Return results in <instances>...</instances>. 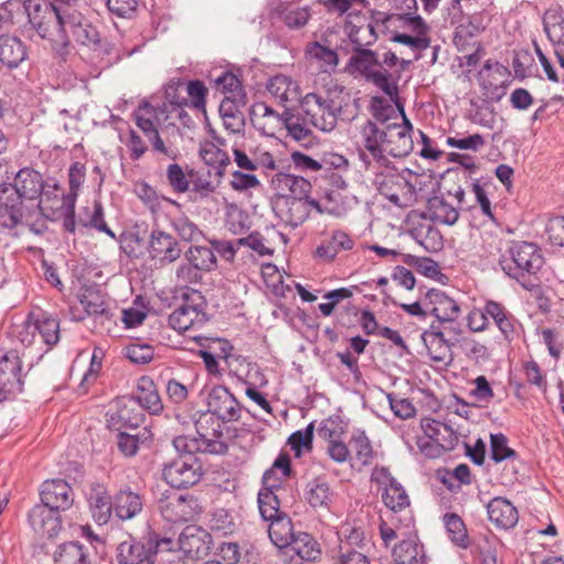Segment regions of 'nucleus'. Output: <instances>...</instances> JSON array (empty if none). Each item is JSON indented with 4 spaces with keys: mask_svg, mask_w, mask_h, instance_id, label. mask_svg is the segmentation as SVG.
Here are the masks:
<instances>
[{
    "mask_svg": "<svg viewBox=\"0 0 564 564\" xmlns=\"http://www.w3.org/2000/svg\"><path fill=\"white\" fill-rule=\"evenodd\" d=\"M508 257L502 256L499 261L502 271L514 279L523 289L539 296L541 288L538 273L544 264L539 247L532 242H514L508 249Z\"/></svg>",
    "mask_w": 564,
    "mask_h": 564,
    "instance_id": "nucleus-1",
    "label": "nucleus"
},
{
    "mask_svg": "<svg viewBox=\"0 0 564 564\" xmlns=\"http://www.w3.org/2000/svg\"><path fill=\"white\" fill-rule=\"evenodd\" d=\"M0 225L8 229L25 226L41 236L47 230L46 216L40 204H29L12 192L0 197Z\"/></svg>",
    "mask_w": 564,
    "mask_h": 564,
    "instance_id": "nucleus-2",
    "label": "nucleus"
},
{
    "mask_svg": "<svg viewBox=\"0 0 564 564\" xmlns=\"http://www.w3.org/2000/svg\"><path fill=\"white\" fill-rule=\"evenodd\" d=\"M24 8L30 23L41 37L66 45V17L69 15L72 7L56 6L46 0H28Z\"/></svg>",
    "mask_w": 564,
    "mask_h": 564,
    "instance_id": "nucleus-3",
    "label": "nucleus"
},
{
    "mask_svg": "<svg viewBox=\"0 0 564 564\" xmlns=\"http://www.w3.org/2000/svg\"><path fill=\"white\" fill-rule=\"evenodd\" d=\"M302 116L311 121L314 128L330 132L335 129L338 116L341 111V104L332 98L328 94H306L300 99Z\"/></svg>",
    "mask_w": 564,
    "mask_h": 564,
    "instance_id": "nucleus-4",
    "label": "nucleus"
},
{
    "mask_svg": "<svg viewBox=\"0 0 564 564\" xmlns=\"http://www.w3.org/2000/svg\"><path fill=\"white\" fill-rule=\"evenodd\" d=\"M371 481L376 482L382 490V502L393 514L408 512L403 521L405 525L412 521L410 516V497L403 486L391 475L387 467H376L371 474ZM402 522L401 519H398Z\"/></svg>",
    "mask_w": 564,
    "mask_h": 564,
    "instance_id": "nucleus-5",
    "label": "nucleus"
},
{
    "mask_svg": "<svg viewBox=\"0 0 564 564\" xmlns=\"http://www.w3.org/2000/svg\"><path fill=\"white\" fill-rule=\"evenodd\" d=\"M161 516L171 523L192 521L200 512L198 499L192 494L166 491L158 500Z\"/></svg>",
    "mask_w": 564,
    "mask_h": 564,
    "instance_id": "nucleus-6",
    "label": "nucleus"
},
{
    "mask_svg": "<svg viewBox=\"0 0 564 564\" xmlns=\"http://www.w3.org/2000/svg\"><path fill=\"white\" fill-rule=\"evenodd\" d=\"M170 539L135 540L129 538L117 547V564H154L156 553L162 544L169 545Z\"/></svg>",
    "mask_w": 564,
    "mask_h": 564,
    "instance_id": "nucleus-7",
    "label": "nucleus"
},
{
    "mask_svg": "<svg viewBox=\"0 0 564 564\" xmlns=\"http://www.w3.org/2000/svg\"><path fill=\"white\" fill-rule=\"evenodd\" d=\"M369 165L366 171L373 173L372 184L379 193L386 196L394 205H401L399 191L404 187L413 188L408 180H405L392 164L390 159H386L382 163Z\"/></svg>",
    "mask_w": 564,
    "mask_h": 564,
    "instance_id": "nucleus-8",
    "label": "nucleus"
},
{
    "mask_svg": "<svg viewBox=\"0 0 564 564\" xmlns=\"http://www.w3.org/2000/svg\"><path fill=\"white\" fill-rule=\"evenodd\" d=\"M386 137L384 127H379L378 123H372L371 120H367L360 127L361 149L359 150V156L365 167L377 165L376 163H382L386 159H389L387 155Z\"/></svg>",
    "mask_w": 564,
    "mask_h": 564,
    "instance_id": "nucleus-9",
    "label": "nucleus"
},
{
    "mask_svg": "<svg viewBox=\"0 0 564 564\" xmlns=\"http://www.w3.org/2000/svg\"><path fill=\"white\" fill-rule=\"evenodd\" d=\"M345 434L346 424L338 415L324 419L317 429V436L326 442L327 455L338 464L347 462L350 456V451L343 441Z\"/></svg>",
    "mask_w": 564,
    "mask_h": 564,
    "instance_id": "nucleus-10",
    "label": "nucleus"
},
{
    "mask_svg": "<svg viewBox=\"0 0 564 564\" xmlns=\"http://www.w3.org/2000/svg\"><path fill=\"white\" fill-rule=\"evenodd\" d=\"M135 124L144 133L152 144L154 151L167 156L174 158V152L170 150L159 134L158 127L164 124L160 107L143 101L133 113Z\"/></svg>",
    "mask_w": 564,
    "mask_h": 564,
    "instance_id": "nucleus-11",
    "label": "nucleus"
},
{
    "mask_svg": "<svg viewBox=\"0 0 564 564\" xmlns=\"http://www.w3.org/2000/svg\"><path fill=\"white\" fill-rule=\"evenodd\" d=\"M162 475L171 487L177 489L187 488L200 480L202 466L192 455L181 456L164 464Z\"/></svg>",
    "mask_w": 564,
    "mask_h": 564,
    "instance_id": "nucleus-12",
    "label": "nucleus"
},
{
    "mask_svg": "<svg viewBox=\"0 0 564 564\" xmlns=\"http://www.w3.org/2000/svg\"><path fill=\"white\" fill-rule=\"evenodd\" d=\"M199 452L209 454H225L228 445L224 441L223 425L212 415L203 414L195 423Z\"/></svg>",
    "mask_w": 564,
    "mask_h": 564,
    "instance_id": "nucleus-13",
    "label": "nucleus"
},
{
    "mask_svg": "<svg viewBox=\"0 0 564 564\" xmlns=\"http://www.w3.org/2000/svg\"><path fill=\"white\" fill-rule=\"evenodd\" d=\"M207 415L223 423L236 422L241 416V405L235 395L224 386L214 387L207 397Z\"/></svg>",
    "mask_w": 564,
    "mask_h": 564,
    "instance_id": "nucleus-14",
    "label": "nucleus"
},
{
    "mask_svg": "<svg viewBox=\"0 0 564 564\" xmlns=\"http://www.w3.org/2000/svg\"><path fill=\"white\" fill-rule=\"evenodd\" d=\"M148 252L151 259L160 263H173L183 251L178 240L172 234L153 228L149 237Z\"/></svg>",
    "mask_w": 564,
    "mask_h": 564,
    "instance_id": "nucleus-15",
    "label": "nucleus"
},
{
    "mask_svg": "<svg viewBox=\"0 0 564 564\" xmlns=\"http://www.w3.org/2000/svg\"><path fill=\"white\" fill-rule=\"evenodd\" d=\"M12 186L13 194L19 195L29 204L41 205V196L45 193L47 184L39 171L23 167L15 174Z\"/></svg>",
    "mask_w": 564,
    "mask_h": 564,
    "instance_id": "nucleus-16",
    "label": "nucleus"
},
{
    "mask_svg": "<svg viewBox=\"0 0 564 564\" xmlns=\"http://www.w3.org/2000/svg\"><path fill=\"white\" fill-rule=\"evenodd\" d=\"M210 544L209 533L197 525H187L178 538L180 552L191 562L206 556Z\"/></svg>",
    "mask_w": 564,
    "mask_h": 564,
    "instance_id": "nucleus-17",
    "label": "nucleus"
},
{
    "mask_svg": "<svg viewBox=\"0 0 564 564\" xmlns=\"http://www.w3.org/2000/svg\"><path fill=\"white\" fill-rule=\"evenodd\" d=\"M423 305L440 323H453L462 313L459 303L438 289H431L425 293Z\"/></svg>",
    "mask_w": 564,
    "mask_h": 564,
    "instance_id": "nucleus-18",
    "label": "nucleus"
},
{
    "mask_svg": "<svg viewBox=\"0 0 564 564\" xmlns=\"http://www.w3.org/2000/svg\"><path fill=\"white\" fill-rule=\"evenodd\" d=\"M386 129V147L387 155L393 158H404L413 150V140L411 132L413 130L412 123L408 118L402 119L392 126L384 127Z\"/></svg>",
    "mask_w": 564,
    "mask_h": 564,
    "instance_id": "nucleus-19",
    "label": "nucleus"
},
{
    "mask_svg": "<svg viewBox=\"0 0 564 564\" xmlns=\"http://www.w3.org/2000/svg\"><path fill=\"white\" fill-rule=\"evenodd\" d=\"M41 501L42 506L65 511L74 503L72 487L63 479L46 480L42 485Z\"/></svg>",
    "mask_w": 564,
    "mask_h": 564,
    "instance_id": "nucleus-20",
    "label": "nucleus"
},
{
    "mask_svg": "<svg viewBox=\"0 0 564 564\" xmlns=\"http://www.w3.org/2000/svg\"><path fill=\"white\" fill-rule=\"evenodd\" d=\"M313 128L314 126L306 119V116H302L300 107L284 109V129L288 131V137L300 145L307 148L315 143Z\"/></svg>",
    "mask_w": 564,
    "mask_h": 564,
    "instance_id": "nucleus-21",
    "label": "nucleus"
},
{
    "mask_svg": "<svg viewBox=\"0 0 564 564\" xmlns=\"http://www.w3.org/2000/svg\"><path fill=\"white\" fill-rule=\"evenodd\" d=\"M66 18V45L70 35L83 45L89 46L99 43V32L75 7H72L69 15Z\"/></svg>",
    "mask_w": 564,
    "mask_h": 564,
    "instance_id": "nucleus-22",
    "label": "nucleus"
},
{
    "mask_svg": "<svg viewBox=\"0 0 564 564\" xmlns=\"http://www.w3.org/2000/svg\"><path fill=\"white\" fill-rule=\"evenodd\" d=\"M59 512L42 505H35L29 512V522L35 533L46 538H54L62 530Z\"/></svg>",
    "mask_w": 564,
    "mask_h": 564,
    "instance_id": "nucleus-23",
    "label": "nucleus"
},
{
    "mask_svg": "<svg viewBox=\"0 0 564 564\" xmlns=\"http://www.w3.org/2000/svg\"><path fill=\"white\" fill-rule=\"evenodd\" d=\"M117 410L110 415L109 424L116 430L122 427L137 429L144 420L141 408L130 395H123L116 402Z\"/></svg>",
    "mask_w": 564,
    "mask_h": 564,
    "instance_id": "nucleus-24",
    "label": "nucleus"
},
{
    "mask_svg": "<svg viewBox=\"0 0 564 564\" xmlns=\"http://www.w3.org/2000/svg\"><path fill=\"white\" fill-rule=\"evenodd\" d=\"M21 359L17 351H8L0 356V384L12 395L23 391Z\"/></svg>",
    "mask_w": 564,
    "mask_h": 564,
    "instance_id": "nucleus-25",
    "label": "nucleus"
},
{
    "mask_svg": "<svg viewBox=\"0 0 564 564\" xmlns=\"http://www.w3.org/2000/svg\"><path fill=\"white\" fill-rule=\"evenodd\" d=\"M251 121L262 134L274 137L284 130V111L279 113L264 102L254 104L251 108Z\"/></svg>",
    "mask_w": 564,
    "mask_h": 564,
    "instance_id": "nucleus-26",
    "label": "nucleus"
},
{
    "mask_svg": "<svg viewBox=\"0 0 564 564\" xmlns=\"http://www.w3.org/2000/svg\"><path fill=\"white\" fill-rule=\"evenodd\" d=\"M421 338L433 361L448 365L453 360L452 347L454 343L445 338L438 326L431 325L429 329L422 333Z\"/></svg>",
    "mask_w": 564,
    "mask_h": 564,
    "instance_id": "nucleus-27",
    "label": "nucleus"
},
{
    "mask_svg": "<svg viewBox=\"0 0 564 564\" xmlns=\"http://www.w3.org/2000/svg\"><path fill=\"white\" fill-rule=\"evenodd\" d=\"M185 300L188 301V297H185ZM199 306L198 303L189 304L185 302L169 316L170 326L183 333L204 325L207 317Z\"/></svg>",
    "mask_w": 564,
    "mask_h": 564,
    "instance_id": "nucleus-28",
    "label": "nucleus"
},
{
    "mask_svg": "<svg viewBox=\"0 0 564 564\" xmlns=\"http://www.w3.org/2000/svg\"><path fill=\"white\" fill-rule=\"evenodd\" d=\"M489 520L498 528L511 529L518 520L517 508L506 498L495 497L487 506Z\"/></svg>",
    "mask_w": 564,
    "mask_h": 564,
    "instance_id": "nucleus-29",
    "label": "nucleus"
},
{
    "mask_svg": "<svg viewBox=\"0 0 564 564\" xmlns=\"http://www.w3.org/2000/svg\"><path fill=\"white\" fill-rule=\"evenodd\" d=\"M90 547L78 541L59 544L54 552V564H91Z\"/></svg>",
    "mask_w": 564,
    "mask_h": 564,
    "instance_id": "nucleus-30",
    "label": "nucleus"
},
{
    "mask_svg": "<svg viewBox=\"0 0 564 564\" xmlns=\"http://www.w3.org/2000/svg\"><path fill=\"white\" fill-rule=\"evenodd\" d=\"M272 184L278 193L286 197H300L305 199L312 189L311 183L301 176L286 173H278L272 178Z\"/></svg>",
    "mask_w": 564,
    "mask_h": 564,
    "instance_id": "nucleus-31",
    "label": "nucleus"
},
{
    "mask_svg": "<svg viewBox=\"0 0 564 564\" xmlns=\"http://www.w3.org/2000/svg\"><path fill=\"white\" fill-rule=\"evenodd\" d=\"M88 500L94 520L98 524L107 523L113 510V498L109 496L107 488L101 484L93 485Z\"/></svg>",
    "mask_w": 564,
    "mask_h": 564,
    "instance_id": "nucleus-32",
    "label": "nucleus"
},
{
    "mask_svg": "<svg viewBox=\"0 0 564 564\" xmlns=\"http://www.w3.org/2000/svg\"><path fill=\"white\" fill-rule=\"evenodd\" d=\"M137 401V404L151 414H159L163 410V403L155 388L153 380L149 377H141L137 384L134 395H130Z\"/></svg>",
    "mask_w": 564,
    "mask_h": 564,
    "instance_id": "nucleus-33",
    "label": "nucleus"
},
{
    "mask_svg": "<svg viewBox=\"0 0 564 564\" xmlns=\"http://www.w3.org/2000/svg\"><path fill=\"white\" fill-rule=\"evenodd\" d=\"M268 93L281 105L300 99V87L296 82L286 75H275L268 80Z\"/></svg>",
    "mask_w": 564,
    "mask_h": 564,
    "instance_id": "nucleus-34",
    "label": "nucleus"
},
{
    "mask_svg": "<svg viewBox=\"0 0 564 564\" xmlns=\"http://www.w3.org/2000/svg\"><path fill=\"white\" fill-rule=\"evenodd\" d=\"M273 12L291 30L304 28L312 17L310 7H297L285 1H280Z\"/></svg>",
    "mask_w": 564,
    "mask_h": 564,
    "instance_id": "nucleus-35",
    "label": "nucleus"
},
{
    "mask_svg": "<svg viewBox=\"0 0 564 564\" xmlns=\"http://www.w3.org/2000/svg\"><path fill=\"white\" fill-rule=\"evenodd\" d=\"M143 499L130 488L122 489L113 497V511L121 520H130L141 513Z\"/></svg>",
    "mask_w": 564,
    "mask_h": 564,
    "instance_id": "nucleus-36",
    "label": "nucleus"
},
{
    "mask_svg": "<svg viewBox=\"0 0 564 564\" xmlns=\"http://www.w3.org/2000/svg\"><path fill=\"white\" fill-rule=\"evenodd\" d=\"M304 498L315 510H329L334 501V492L326 480L316 478L307 482Z\"/></svg>",
    "mask_w": 564,
    "mask_h": 564,
    "instance_id": "nucleus-37",
    "label": "nucleus"
},
{
    "mask_svg": "<svg viewBox=\"0 0 564 564\" xmlns=\"http://www.w3.org/2000/svg\"><path fill=\"white\" fill-rule=\"evenodd\" d=\"M370 110L372 115L371 122L378 123L379 127L392 126L402 119H405L403 107L394 108L382 97H372L370 101Z\"/></svg>",
    "mask_w": 564,
    "mask_h": 564,
    "instance_id": "nucleus-38",
    "label": "nucleus"
},
{
    "mask_svg": "<svg viewBox=\"0 0 564 564\" xmlns=\"http://www.w3.org/2000/svg\"><path fill=\"white\" fill-rule=\"evenodd\" d=\"M281 489L282 488L279 484H262V487L258 492V508L260 516L264 521H270L285 513L281 510V503L278 497V491Z\"/></svg>",
    "mask_w": 564,
    "mask_h": 564,
    "instance_id": "nucleus-39",
    "label": "nucleus"
},
{
    "mask_svg": "<svg viewBox=\"0 0 564 564\" xmlns=\"http://www.w3.org/2000/svg\"><path fill=\"white\" fill-rule=\"evenodd\" d=\"M355 246L352 238L343 230H336L332 237L323 241L315 251L318 259L330 262L341 251L351 250Z\"/></svg>",
    "mask_w": 564,
    "mask_h": 564,
    "instance_id": "nucleus-40",
    "label": "nucleus"
},
{
    "mask_svg": "<svg viewBox=\"0 0 564 564\" xmlns=\"http://www.w3.org/2000/svg\"><path fill=\"white\" fill-rule=\"evenodd\" d=\"M289 552L296 554L301 560L306 562H315L322 555L319 543L307 532H299L295 534L292 542L286 547L285 554Z\"/></svg>",
    "mask_w": 564,
    "mask_h": 564,
    "instance_id": "nucleus-41",
    "label": "nucleus"
},
{
    "mask_svg": "<svg viewBox=\"0 0 564 564\" xmlns=\"http://www.w3.org/2000/svg\"><path fill=\"white\" fill-rule=\"evenodd\" d=\"M26 58L23 42L11 35L0 36V62L9 68L18 67Z\"/></svg>",
    "mask_w": 564,
    "mask_h": 564,
    "instance_id": "nucleus-42",
    "label": "nucleus"
},
{
    "mask_svg": "<svg viewBox=\"0 0 564 564\" xmlns=\"http://www.w3.org/2000/svg\"><path fill=\"white\" fill-rule=\"evenodd\" d=\"M268 522V534L271 542L280 549H286L296 534L293 532L291 518L284 513Z\"/></svg>",
    "mask_w": 564,
    "mask_h": 564,
    "instance_id": "nucleus-43",
    "label": "nucleus"
},
{
    "mask_svg": "<svg viewBox=\"0 0 564 564\" xmlns=\"http://www.w3.org/2000/svg\"><path fill=\"white\" fill-rule=\"evenodd\" d=\"M486 313L488 317H491L502 333L507 340H512L516 327H514V317L513 315L499 302L488 301L486 303Z\"/></svg>",
    "mask_w": 564,
    "mask_h": 564,
    "instance_id": "nucleus-44",
    "label": "nucleus"
},
{
    "mask_svg": "<svg viewBox=\"0 0 564 564\" xmlns=\"http://www.w3.org/2000/svg\"><path fill=\"white\" fill-rule=\"evenodd\" d=\"M310 216L305 199L300 197H286L284 208L280 209V218L292 228L302 225Z\"/></svg>",
    "mask_w": 564,
    "mask_h": 564,
    "instance_id": "nucleus-45",
    "label": "nucleus"
},
{
    "mask_svg": "<svg viewBox=\"0 0 564 564\" xmlns=\"http://www.w3.org/2000/svg\"><path fill=\"white\" fill-rule=\"evenodd\" d=\"M184 254L187 262L193 263L194 267L200 271H212L217 265V259L213 247L208 248L193 245L185 251Z\"/></svg>",
    "mask_w": 564,
    "mask_h": 564,
    "instance_id": "nucleus-46",
    "label": "nucleus"
},
{
    "mask_svg": "<svg viewBox=\"0 0 564 564\" xmlns=\"http://www.w3.org/2000/svg\"><path fill=\"white\" fill-rule=\"evenodd\" d=\"M348 61V67L354 72L359 73L362 77L367 78L369 74L373 73V66L380 65V59L375 51L357 50Z\"/></svg>",
    "mask_w": 564,
    "mask_h": 564,
    "instance_id": "nucleus-47",
    "label": "nucleus"
},
{
    "mask_svg": "<svg viewBox=\"0 0 564 564\" xmlns=\"http://www.w3.org/2000/svg\"><path fill=\"white\" fill-rule=\"evenodd\" d=\"M36 334L47 346H53L59 340V322L46 313L34 315Z\"/></svg>",
    "mask_w": 564,
    "mask_h": 564,
    "instance_id": "nucleus-48",
    "label": "nucleus"
},
{
    "mask_svg": "<svg viewBox=\"0 0 564 564\" xmlns=\"http://www.w3.org/2000/svg\"><path fill=\"white\" fill-rule=\"evenodd\" d=\"M544 31L549 40L558 48H564V18L555 10L543 15Z\"/></svg>",
    "mask_w": 564,
    "mask_h": 564,
    "instance_id": "nucleus-49",
    "label": "nucleus"
},
{
    "mask_svg": "<svg viewBox=\"0 0 564 564\" xmlns=\"http://www.w3.org/2000/svg\"><path fill=\"white\" fill-rule=\"evenodd\" d=\"M424 557V554L420 553L417 544L411 540L401 541L392 550V558L395 564H423Z\"/></svg>",
    "mask_w": 564,
    "mask_h": 564,
    "instance_id": "nucleus-50",
    "label": "nucleus"
},
{
    "mask_svg": "<svg viewBox=\"0 0 564 564\" xmlns=\"http://www.w3.org/2000/svg\"><path fill=\"white\" fill-rule=\"evenodd\" d=\"M171 227L185 242H198L204 237L203 230L185 215L172 218Z\"/></svg>",
    "mask_w": 564,
    "mask_h": 564,
    "instance_id": "nucleus-51",
    "label": "nucleus"
},
{
    "mask_svg": "<svg viewBox=\"0 0 564 564\" xmlns=\"http://www.w3.org/2000/svg\"><path fill=\"white\" fill-rule=\"evenodd\" d=\"M429 210L435 221L449 226L454 225L459 217L457 208L440 197H434L429 202Z\"/></svg>",
    "mask_w": 564,
    "mask_h": 564,
    "instance_id": "nucleus-52",
    "label": "nucleus"
},
{
    "mask_svg": "<svg viewBox=\"0 0 564 564\" xmlns=\"http://www.w3.org/2000/svg\"><path fill=\"white\" fill-rule=\"evenodd\" d=\"M219 147L214 142H205L200 147L199 155L207 165L218 170V175H223V170L230 163V159Z\"/></svg>",
    "mask_w": 564,
    "mask_h": 564,
    "instance_id": "nucleus-53",
    "label": "nucleus"
},
{
    "mask_svg": "<svg viewBox=\"0 0 564 564\" xmlns=\"http://www.w3.org/2000/svg\"><path fill=\"white\" fill-rule=\"evenodd\" d=\"M348 39L354 45V51L367 50L372 45L377 39V32L371 23H364L361 25H352L348 32Z\"/></svg>",
    "mask_w": 564,
    "mask_h": 564,
    "instance_id": "nucleus-54",
    "label": "nucleus"
},
{
    "mask_svg": "<svg viewBox=\"0 0 564 564\" xmlns=\"http://www.w3.org/2000/svg\"><path fill=\"white\" fill-rule=\"evenodd\" d=\"M350 446L355 453L356 459L362 465L371 464L375 452L370 440L364 431L357 430L351 434Z\"/></svg>",
    "mask_w": 564,
    "mask_h": 564,
    "instance_id": "nucleus-55",
    "label": "nucleus"
},
{
    "mask_svg": "<svg viewBox=\"0 0 564 564\" xmlns=\"http://www.w3.org/2000/svg\"><path fill=\"white\" fill-rule=\"evenodd\" d=\"M443 521L448 534V538L460 547L468 546V534L462 518L456 513H446Z\"/></svg>",
    "mask_w": 564,
    "mask_h": 564,
    "instance_id": "nucleus-56",
    "label": "nucleus"
},
{
    "mask_svg": "<svg viewBox=\"0 0 564 564\" xmlns=\"http://www.w3.org/2000/svg\"><path fill=\"white\" fill-rule=\"evenodd\" d=\"M413 236L427 251H436L443 246L440 230L431 224H423L414 228Z\"/></svg>",
    "mask_w": 564,
    "mask_h": 564,
    "instance_id": "nucleus-57",
    "label": "nucleus"
},
{
    "mask_svg": "<svg viewBox=\"0 0 564 564\" xmlns=\"http://www.w3.org/2000/svg\"><path fill=\"white\" fill-rule=\"evenodd\" d=\"M422 429L430 441L433 442H435L436 438L444 433L452 437V441L444 444V451H452L457 444L458 437L447 424L433 419H426L422 422Z\"/></svg>",
    "mask_w": 564,
    "mask_h": 564,
    "instance_id": "nucleus-58",
    "label": "nucleus"
},
{
    "mask_svg": "<svg viewBox=\"0 0 564 564\" xmlns=\"http://www.w3.org/2000/svg\"><path fill=\"white\" fill-rule=\"evenodd\" d=\"M276 470H280L283 479L291 477L292 467H291V458L286 453H280V455L274 460L272 467L264 471L262 476L263 485H272L279 484L281 486V478H278Z\"/></svg>",
    "mask_w": 564,
    "mask_h": 564,
    "instance_id": "nucleus-59",
    "label": "nucleus"
},
{
    "mask_svg": "<svg viewBox=\"0 0 564 564\" xmlns=\"http://www.w3.org/2000/svg\"><path fill=\"white\" fill-rule=\"evenodd\" d=\"M305 53L311 58L321 62V67L325 70H327V68H334L338 65L337 53L329 47L323 46L318 42H312L307 44Z\"/></svg>",
    "mask_w": 564,
    "mask_h": 564,
    "instance_id": "nucleus-60",
    "label": "nucleus"
},
{
    "mask_svg": "<svg viewBox=\"0 0 564 564\" xmlns=\"http://www.w3.org/2000/svg\"><path fill=\"white\" fill-rule=\"evenodd\" d=\"M185 107L188 105H176V106H160L161 115L163 117V121L169 124L175 126L176 121L186 128H191L194 126L193 118L187 113Z\"/></svg>",
    "mask_w": 564,
    "mask_h": 564,
    "instance_id": "nucleus-61",
    "label": "nucleus"
},
{
    "mask_svg": "<svg viewBox=\"0 0 564 564\" xmlns=\"http://www.w3.org/2000/svg\"><path fill=\"white\" fill-rule=\"evenodd\" d=\"M490 455L496 463H500L507 458H514L517 453L508 446L507 436L498 433L490 436Z\"/></svg>",
    "mask_w": 564,
    "mask_h": 564,
    "instance_id": "nucleus-62",
    "label": "nucleus"
},
{
    "mask_svg": "<svg viewBox=\"0 0 564 564\" xmlns=\"http://www.w3.org/2000/svg\"><path fill=\"white\" fill-rule=\"evenodd\" d=\"M391 74L387 70H375L369 74L366 80L371 82L379 89H381L392 100L398 98L399 89L394 82L391 79Z\"/></svg>",
    "mask_w": 564,
    "mask_h": 564,
    "instance_id": "nucleus-63",
    "label": "nucleus"
},
{
    "mask_svg": "<svg viewBox=\"0 0 564 564\" xmlns=\"http://www.w3.org/2000/svg\"><path fill=\"white\" fill-rule=\"evenodd\" d=\"M80 304L88 315H104L107 311L102 295L95 290H87L80 296Z\"/></svg>",
    "mask_w": 564,
    "mask_h": 564,
    "instance_id": "nucleus-64",
    "label": "nucleus"
}]
</instances>
